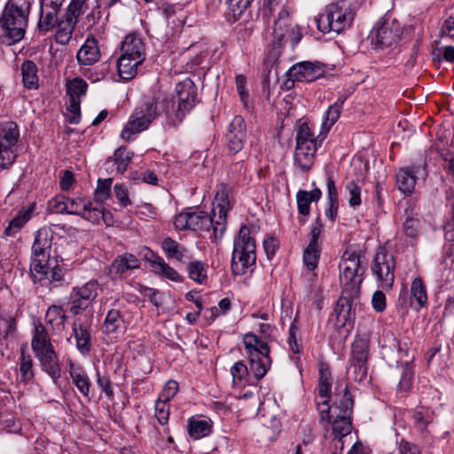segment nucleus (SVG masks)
Segmentation results:
<instances>
[{
	"label": "nucleus",
	"mask_w": 454,
	"mask_h": 454,
	"mask_svg": "<svg viewBox=\"0 0 454 454\" xmlns=\"http://www.w3.org/2000/svg\"><path fill=\"white\" fill-rule=\"evenodd\" d=\"M52 237L47 231L39 230L32 246L30 276L34 283L48 286L63 278L62 269L59 265L49 267Z\"/></svg>",
	"instance_id": "nucleus-1"
},
{
	"label": "nucleus",
	"mask_w": 454,
	"mask_h": 454,
	"mask_svg": "<svg viewBox=\"0 0 454 454\" xmlns=\"http://www.w3.org/2000/svg\"><path fill=\"white\" fill-rule=\"evenodd\" d=\"M353 406L354 400L348 385L342 380H338L334 392V404L331 407L329 421L333 425V433L336 437L342 438L350 434ZM321 422L323 423V421ZM324 422L328 423L327 420H324Z\"/></svg>",
	"instance_id": "nucleus-2"
},
{
	"label": "nucleus",
	"mask_w": 454,
	"mask_h": 454,
	"mask_svg": "<svg viewBox=\"0 0 454 454\" xmlns=\"http://www.w3.org/2000/svg\"><path fill=\"white\" fill-rule=\"evenodd\" d=\"M176 94L171 100L158 101L160 107L165 111L167 117L173 125L182 121L197 102V88L190 79H184L176 86Z\"/></svg>",
	"instance_id": "nucleus-3"
},
{
	"label": "nucleus",
	"mask_w": 454,
	"mask_h": 454,
	"mask_svg": "<svg viewBox=\"0 0 454 454\" xmlns=\"http://www.w3.org/2000/svg\"><path fill=\"white\" fill-rule=\"evenodd\" d=\"M35 0H9L0 18V27L12 43L20 42L25 35L28 16Z\"/></svg>",
	"instance_id": "nucleus-4"
},
{
	"label": "nucleus",
	"mask_w": 454,
	"mask_h": 454,
	"mask_svg": "<svg viewBox=\"0 0 454 454\" xmlns=\"http://www.w3.org/2000/svg\"><path fill=\"white\" fill-rule=\"evenodd\" d=\"M256 262V245L250 230L242 225L233 241L231 268L234 275H245Z\"/></svg>",
	"instance_id": "nucleus-5"
},
{
	"label": "nucleus",
	"mask_w": 454,
	"mask_h": 454,
	"mask_svg": "<svg viewBox=\"0 0 454 454\" xmlns=\"http://www.w3.org/2000/svg\"><path fill=\"white\" fill-rule=\"evenodd\" d=\"M362 255L355 251L346 250L340 262V280L344 294L359 295L365 267L362 265Z\"/></svg>",
	"instance_id": "nucleus-6"
},
{
	"label": "nucleus",
	"mask_w": 454,
	"mask_h": 454,
	"mask_svg": "<svg viewBox=\"0 0 454 454\" xmlns=\"http://www.w3.org/2000/svg\"><path fill=\"white\" fill-rule=\"evenodd\" d=\"M243 345L249 359L250 371L254 378L260 380L270 367V348L267 342L252 333L244 335Z\"/></svg>",
	"instance_id": "nucleus-7"
},
{
	"label": "nucleus",
	"mask_w": 454,
	"mask_h": 454,
	"mask_svg": "<svg viewBox=\"0 0 454 454\" xmlns=\"http://www.w3.org/2000/svg\"><path fill=\"white\" fill-rule=\"evenodd\" d=\"M354 19V13L346 0L333 3L326 8L325 13L317 18V27L322 32H341L349 27Z\"/></svg>",
	"instance_id": "nucleus-8"
},
{
	"label": "nucleus",
	"mask_w": 454,
	"mask_h": 454,
	"mask_svg": "<svg viewBox=\"0 0 454 454\" xmlns=\"http://www.w3.org/2000/svg\"><path fill=\"white\" fill-rule=\"evenodd\" d=\"M158 101L152 99L136 108L121 133L125 141L134 139V136L145 130L152 121L160 114Z\"/></svg>",
	"instance_id": "nucleus-9"
},
{
	"label": "nucleus",
	"mask_w": 454,
	"mask_h": 454,
	"mask_svg": "<svg viewBox=\"0 0 454 454\" xmlns=\"http://www.w3.org/2000/svg\"><path fill=\"white\" fill-rule=\"evenodd\" d=\"M20 131L16 123L9 121L0 124V168H6L15 161Z\"/></svg>",
	"instance_id": "nucleus-10"
},
{
	"label": "nucleus",
	"mask_w": 454,
	"mask_h": 454,
	"mask_svg": "<svg viewBox=\"0 0 454 454\" xmlns=\"http://www.w3.org/2000/svg\"><path fill=\"white\" fill-rule=\"evenodd\" d=\"M369 344L368 338L360 336L356 337L352 343L348 373L352 374L355 381L361 382L367 377Z\"/></svg>",
	"instance_id": "nucleus-11"
},
{
	"label": "nucleus",
	"mask_w": 454,
	"mask_h": 454,
	"mask_svg": "<svg viewBox=\"0 0 454 454\" xmlns=\"http://www.w3.org/2000/svg\"><path fill=\"white\" fill-rule=\"evenodd\" d=\"M395 262L394 256L385 249H380L374 256L372 271L376 277L379 286L389 290L395 281Z\"/></svg>",
	"instance_id": "nucleus-12"
},
{
	"label": "nucleus",
	"mask_w": 454,
	"mask_h": 454,
	"mask_svg": "<svg viewBox=\"0 0 454 454\" xmlns=\"http://www.w3.org/2000/svg\"><path fill=\"white\" fill-rule=\"evenodd\" d=\"M286 86L294 87V82H311L324 76L325 68L319 62L302 61L292 66L286 73Z\"/></svg>",
	"instance_id": "nucleus-13"
},
{
	"label": "nucleus",
	"mask_w": 454,
	"mask_h": 454,
	"mask_svg": "<svg viewBox=\"0 0 454 454\" xmlns=\"http://www.w3.org/2000/svg\"><path fill=\"white\" fill-rule=\"evenodd\" d=\"M230 208L229 191L225 184H221L217 186L212 208V215L215 217V239H222L226 230L227 213Z\"/></svg>",
	"instance_id": "nucleus-14"
},
{
	"label": "nucleus",
	"mask_w": 454,
	"mask_h": 454,
	"mask_svg": "<svg viewBox=\"0 0 454 454\" xmlns=\"http://www.w3.org/2000/svg\"><path fill=\"white\" fill-rule=\"evenodd\" d=\"M402 35V27L395 19L385 17L380 20L372 32V40L379 48L390 47Z\"/></svg>",
	"instance_id": "nucleus-15"
},
{
	"label": "nucleus",
	"mask_w": 454,
	"mask_h": 454,
	"mask_svg": "<svg viewBox=\"0 0 454 454\" xmlns=\"http://www.w3.org/2000/svg\"><path fill=\"white\" fill-rule=\"evenodd\" d=\"M86 0H72L60 22L56 33V41L60 44H65L70 40L79 16L82 14V9Z\"/></svg>",
	"instance_id": "nucleus-16"
},
{
	"label": "nucleus",
	"mask_w": 454,
	"mask_h": 454,
	"mask_svg": "<svg viewBox=\"0 0 454 454\" xmlns=\"http://www.w3.org/2000/svg\"><path fill=\"white\" fill-rule=\"evenodd\" d=\"M332 390V373L328 364H322L319 369L318 394L325 400L318 403L317 409L320 414V421H330L331 406L329 401Z\"/></svg>",
	"instance_id": "nucleus-17"
},
{
	"label": "nucleus",
	"mask_w": 454,
	"mask_h": 454,
	"mask_svg": "<svg viewBox=\"0 0 454 454\" xmlns=\"http://www.w3.org/2000/svg\"><path fill=\"white\" fill-rule=\"evenodd\" d=\"M247 140L245 121L240 115H236L229 125L226 134L227 146L231 153H237L242 150Z\"/></svg>",
	"instance_id": "nucleus-18"
},
{
	"label": "nucleus",
	"mask_w": 454,
	"mask_h": 454,
	"mask_svg": "<svg viewBox=\"0 0 454 454\" xmlns=\"http://www.w3.org/2000/svg\"><path fill=\"white\" fill-rule=\"evenodd\" d=\"M356 298H358V295L344 294V291H342V294L337 301L333 309L338 327H352L355 318V312L352 309V306Z\"/></svg>",
	"instance_id": "nucleus-19"
},
{
	"label": "nucleus",
	"mask_w": 454,
	"mask_h": 454,
	"mask_svg": "<svg viewBox=\"0 0 454 454\" xmlns=\"http://www.w3.org/2000/svg\"><path fill=\"white\" fill-rule=\"evenodd\" d=\"M139 267L140 262L138 259L132 254L125 253L118 255L110 265L105 267L104 273L112 279H115L128 270L138 269Z\"/></svg>",
	"instance_id": "nucleus-20"
},
{
	"label": "nucleus",
	"mask_w": 454,
	"mask_h": 454,
	"mask_svg": "<svg viewBox=\"0 0 454 454\" xmlns=\"http://www.w3.org/2000/svg\"><path fill=\"white\" fill-rule=\"evenodd\" d=\"M72 339L74 340L75 347L82 355L89 354L92 346L90 325L82 324L78 320L74 321L72 325V335L68 341L71 342Z\"/></svg>",
	"instance_id": "nucleus-21"
},
{
	"label": "nucleus",
	"mask_w": 454,
	"mask_h": 454,
	"mask_svg": "<svg viewBox=\"0 0 454 454\" xmlns=\"http://www.w3.org/2000/svg\"><path fill=\"white\" fill-rule=\"evenodd\" d=\"M419 172L420 166L416 165L400 168L395 176L397 189L403 194H411L416 185V176Z\"/></svg>",
	"instance_id": "nucleus-22"
},
{
	"label": "nucleus",
	"mask_w": 454,
	"mask_h": 454,
	"mask_svg": "<svg viewBox=\"0 0 454 454\" xmlns=\"http://www.w3.org/2000/svg\"><path fill=\"white\" fill-rule=\"evenodd\" d=\"M121 53L135 58L137 61L145 59V44L143 39L136 33L127 35L121 43Z\"/></svg>",
	"instance_id": "nucleus-23"
},
{
	"label": "nucleus",
	"mask_w": 454,
	"mask_h": 454,
	"mask_svg": "<svg viewBox=\"0 0 454 454\" xmlns=\"http://www.w3.org/2000/svg\"><path fill=\"white\" fill-rule=\"evenodd\" d=\"M79 64L91 66L100 59V51L98 41L93 37H88L76 54Z\"/></svg>",
	"instance_id": "nucleus-24"
},
{
	"label": "nucleus",
	"mask_w": 454,
	"mask_h": 454,
	"mask_svg": "<svg viewBox=\"0 0 454 454\" xmlns=\"http://www.w3.org/2000/svg\"><path fill=\"white\" fill-rule=\"evenodd\" d=\"M35 354L41 362L43 370L54 380H58L60 377V366L53 347L35 352Z\"/></svg>",
	"instance_id": "nucleus-25"
},
{
	"label": "nucleus",
	"mask_w": 454,
	"mask_h": 454,
	"mask_svg": "<svg viewBox=\"0 0 454 454\" xmlns=\"http://www.w3.org/2000/svg\"><path fill=\"white\" fill-rule=\"evenodd\" d=\"M317 145L295 147L294 162L303 171H309L314 164Z\"/></svg>",
	"instance_id": "nucleus-26"
},
{
	"label": "nucleus",
	"mask_w": 454,
	"mask_h": 454,
	"mask_svg": "<svg viewBox=\"0 0 454 454\" xmlns=\"http://www.w3.org/2000/svg\"><path fill=\"white\" fill-rule=\"evenodd\" d=\"M213 427L211 419L200 417H191L188 419L187 432L194 440H199L210 434Z\"/></svg>",
	"instance_id": "nucleus-27"
},
{
	"label": "nucleus",
	"mask_w": 454,
	"mask_h": 454,
	"mask_svg": "<svg viewBox=\"0 0 454 454\" xmlns=\"http://www.w3.org/2000/svg\"><path fill=\"white\" fill-rule=\"evenodd\" d=\"M189 213L190 230L196 231H213L215 236V217L208 216L207 214L202 210L191 211Z\"/></svg>",
	"instance_id": "nucleus-28"
},
{
	"label": "nucleus",
	"mask_w": 454,
	"mask_h": 454,
	"mask_svg": "<svg viewBox=\"0 0 454 454\" xmlns=\"http://www.w3.org/2000/svg\"><path fill=\"white\" fill-rule=\"evenodd\" d=\"M20 71L24 87L28 90H37L39 76L36 64L32 60L26 59L20 66Z\"/></svg>",
	"instance_id": "nucleus-29"
},
{
	"label": "nucleus",
	"mask_w": 454,
	"mask_h": 454,
	"mask_svg": "<svg viewBox=\"0 0 454 454\" xmlns=\"http://www.w3.org/2000/svg\"><path fill=\"white\" fill-rule=\"evenodd\" d=\"M137 60L135 58L121 54L117 61V69L121 79L128 81L136 76L138 67L144 62Z\"/></svg>",
	"instance_id": "nucleus-30"
},
{
	"label": "nucleus",
	"mask_w": 454,
	"mask_h": 454,
	"mask_svg": "<svg viewBox=\"0 0 454 454\" xmlns=\"http://www.w3.org/2000/svg\"><path fill=\"white\" fill-rule=\"evenodd\" d=\"M124 319L121 311L117 309H111L107 311L104 324L103 331L107 335H115L124 329Z\"/></svg>",
	"instance_id": "nucleus-31"
},
{
	"label": "nucleus",
	"mask_w": 454,
	"mask_h": 454,
	"mask_svg": "<svg viewBox=\"0 0 454 454\" xmlns=\"http://www.w3.org/2000/svg\"><path fill=\"white\" fill-rule=\"evenodd\" d=\"M69 374L72 382L75 385L79 392L88 397L90 392L91 383L85 371L70 362Z\"/></svg>",
	"instance_id": "nucleus-32"
},
{
	"label": "nucleus",
	"mask_w": 454,
	"mask_h": 454,
	"mask_svg": "<svg viewBox=\"0 0 454 454\" xmlns=\"http://www.w3.org/2000/svg\"><path fill=\"white\" fill-rule=\"evenodd\" d=\"M60 10L50 9L46 7L40 8L39 20L37 28L40 33L46 34L48 31L55 27L60 22L59 12Z\"/></svg>",
	"instance_id": "nucleus-33"
},
{
	"label": "nucleus",
	"mask_w": 454,
	"mask_h": 454,
	"mask_svg": "<svg viewBox=\"0 0 454 454\" xmlns=\"http://www.w3.org/2000/svg\"><path fill=\"white\" fill-rule=\"evenodd\" d=\"M35 209V203L29 204L27 207H22L15 217L10 222L9 225L4 230L7 236H12L14 233L20 230L31 218L33 212Z\"/></svg>",
	"instance_id": "nucleus-34"
},
{
	"label": "nucleus",
	"mask_w": 454,
	"mask_h": 454,
	"mask_svg": "<svg viewBox=\"0 0 454 454\" xmlns=\"http://www.w3.org/2000/svg\"><path fill=\"white\" fill-rule=\"evenodd\" d=\"M414 428L420 434L427 433V427L434 420V412L425 407L415 410L412 413Z\"/></svg>",
	"instance_id": "nucleus-35"
},
{
	"label": "nucleus",
	"mask_w": 454,
	"mask_h": 454,
	"mask_svg": "<svg viewBox=\"0 0 454 454\" xmlns=\"http://www.w3.org/2000/svg\"><path fill=\"white\" fill-rule=\"evenodd\" d=\"M31 346L35 352L53 347L51 343L50 336L46 331V328L41 322L35 324Z\"/></svg>",
	"instance_id": "nucleus-36"
},
{
	"label": "nucleus",
	"mask_w": 454,
	"mask_h": 454,
	"mask_svg": "<svg viewBox=\"0 0 454 454\" xmlns=\"http://www.w3.org/2000/svg\"><path fill=\"white\" fill-rule=\"evenodd\" d=\"M161 247L166 253L168 258H174L178 262H184L187 258V250L184 247L171 238H166L162 241Z\"/></svg>",
	"instance_id": "nucleus-37"
},
{
	"label": "nucleus",
	"mask_w": 454,
	"mask_h": 454,
	"mask_svg": "<svg viewBox=\"0 0 454 454\" xmlns=\"http://www.w3.org/2000/svg\"><path fill=\"white\" fill-rule=\"evenodd\" d=\"M16 331L14 317L3 309H0V342L12 337Z\"/></svg>",
	"instance_id": "nucleus-38"
},
{
	"label": "nucleus",
	"mask_w": 454,
	"mask_h": 454,
	"mask_svg": "<svg viewBox=\"0 0 454 454\" xmlns=\"http://www.w3.org/2000/svg\"><path fill=\"white\" fill-rule=\"evenodd\" d=\"M411 301L417 302L416 309L424 308L427 303L426 286L420 278L413 279L411 286Z\"/></svg>",
	"instance_id": "nucleus-39"
},
{
	"label": "nucleus",
	"mask_w": 454,
	"mask_h": 454,
	"mask_svg": "<svg viewBox=\"0 0 454 454\" xmlns=\"http://www.w3.org/2000/svg\"><path fill=\"white\" fill-rule=\"evenodd\" d=\"M106 215L110 216V212L102 207L100 208L93 207L92 203L90 201H88L81 215L83 219L90 221L92 223H99L102 220L106 225H110L108 219H106Z\"/></svg>",
	"instance_id": "nucleus-40"
},
{
	"label": "nucleus",
	"mask_w": 454,
	"mask_h": 454,
	"mask_svg": "<svg viewBox=\"0 0 454 454\" xmlns=\"http://www.w3.org/2000/svg\"><path fill=\"white\" fill-rule=\"evenodd\" d=\"M231 373L232 376V383L236 387H240L247 384H253L250 380L248 369L242 361H239L232 365L231 368Z\"/></svg>",
	"instance_id": "nucleus-41"
},
{
	"label": "nucleus",
	"mask_w": 454,
	"mask_h": 454,
	"mask_svg": "<svg viewBox=\"0 0 454 454\" xmlns=\"http://www.w3.org/2000/svg\"><path fill=\"white\" fill-rule=\"evenodd\" d=\"M189 278L198 284H204L207 279V267L206 263L195 260L187 265Z\"/></svg>",
	"instance_id": "nucleus-42"
},
{
	"label": "nucleus",
	"mask_w": 454,
	"mask_h": 454,
	"mask_svg": "<svg viewBox=\"0 0 454 454\" xmlns=\"http://www.w3.org/2000/svg\"><path fill=\"white\" fill-rule=\"evenodd\" d=\"M344 99L338 98V100L332 106H330L325 113L324 121L322 124V129L328 132L332 126L338 121L340 118V113L343 108Z\"/></svg>",
	"instance_id": "nucleus-43"
},
{
	"label": "nucleus",
	"mask_w": 454,
	"mask_h": 454,
	"mask_svg": "<svg viewBox=\"0 0 454 454\" xmlns=\"http://www.w3.org/2000/svg\"><path fill=\"white\" fill-rule=\"evenodd\" d=\"M98 282L96 280H90L82 286L74 287L73 294H74V297H79L80 300H83L88 302V301H93L96 299L98 296Z\"/></svg>",
	"instance_id": "nucleus-44"
},
{
	"label": "nucleus",
	"mask_w": 454,
	"mask_h": 454,
	"mask_svg": "<svg viewBox=\"0 0 454 454\" xmlns=\"http://www.w3.org/2000/svg\"><path fill=\"white\" fill-rule=\"evenodd\" d=\"M45 321L52 327L62 328L66 321V315L62 307L54 304L50 306L45 314Z\"/></svg>",
	"instance_id": "nucleus-45"
},
{
	"label": "nucleus",
	"mask_w": 454,
	"mask_h": 454,
	"mask_svg": "<svg viewBox=\"0 0 454 454\" xmlns=\"http://www.w3.org/2000/svg\"><path fill=\"white\" fill-rule=\"evenodd\" d=\"M153 270L156 274L171 281L181 282L183 280L180 274L174 268L170 267L162 258L157 259Z\"/></svg>",
	"instance_id": "nucleus-46"
},
{
	"label": "nucleus",
	"mask_w": 454,
	"mask_h": 454,
	"mask_svg": "<svg viewBox=\"0 0 454 454\" xmlns=\"http://www.w3.org/2000/svg\"><path fill=\"white\" fill-rule=\"evenodd\" d=\"M420 221L412 214L406 212V217L403 223V232L412 240H416L419 234Z\"/></svg>",
	"instance_id": "nucleus-47"
},
{
	"label": "nucleus",
	"mask_w": 454,
	"mask_h": 454,
	"mask_svg": "<svg viewBox=\"0 0 454 454\" xmlns=\"http://www.w3.org/2000/svg\"><path fill=\"white\" fill-rule=\"evenodd\" d=\"M132 155L133 153L127 152L125 147H120L114 152V156L108 159V161L114 160L117 172L122 174L126 171Z\"/></svg>",
	"instance_id": "nucleus-48"
},
{
	"label": "nucleus",
	"mask_w": 454,
	"mask_h": 454,
	"mask_svg": "<svg viewBox=\"0 0 454 454\" xmlns=\"http://www.w3.org/2000/svg\"><path fill=\"white\" fill-rule=\"evenodd\" d=\"M320 246L308 245L303 253V262L309 270H314L318 264Z\"/></svg>",
	"instance_id": "nucleus-49"
},
{
	"label": "nucleus",
	"mask_w": 454,
	"mask_h": 454,
	"mask_svg": "<svg viewBox=\"0 0 454 454\" xmlns=\"http://www.w3.org/2000/svg\"><path fill=\"white\" fill-rule=\"evenodd\" d=\"M88 84L81 78H74L67 84V95L71 98L81 99L87 91Z\"/></svg>",
	"instance_id": "nucleus-50"
},
{
	"label": "nucleus",
	"mask_w": 454,
	"mask_h": 454,
	"mask_svg": "<svg viewBox=\"0 0 454 454\" xmlns=\"http://www.w3.org/2000/svg\"><path fill=\"white\" fill-rule=\"evenodd\" d=\"M20 360V371L21 375V380L24 382H28L34 378V372L32 369V358L29 355H26L24 350L22 349Z\"/></svg>",
	"instance_id": "nucleus-51"
},
{
	"label": "nucleus",
	"mask_w": 454,
	"mask_h": 454,
	"mask_svg": "<svg viewBox=\"0 0 454 454\" xmlns=\"http://www.w3.org/2000/svg\"><path fill=\"white\" fill-rule=\"evenodd\" d=\"M112 183V178L98 180V185L94 192V199L96 202L102 203L110 197Z\"/></svg>",
	"instance_id": "nucleus-52"
},
{
	"label": "nucleus",
	"mask_w": 454,
	"mask_h": 454,
	"mask_svg": "<svg viewBox=\"0 0 454 454\" xmlns=\"http://www.w3.org/2000/svg\"><path fill=\"white\" fill-rule=\"evenodd\" d=\"M306 145H317V141L308 124L302 123L296 130V146Z\"/></svg>",
	"instance_id": "nucleus-53"
},
{
	"label": "nucleus",
	"mask_w": 454,
	"mask_h": 454,
	"mask_svg": "<svg viewBox=\"0 0 454 454\" xmlns=\"http://www.w3.org/2000/svg\"><path fill=\"white\" fill-rule=\"evenodd\" d=\"M286 30L279 28L273 29V39L270 44V54L273 58H278L280 55L281 49L284 45V38L286 35Z\"/></svg>",
	"instance_id": "nucleus-54"
},
{
	"label": "nucleus",
	"mask_w": 454,
	"mask_h": 454,
	"mask_svg": "<svg viewBox=\"0 0 454 454\" xmlns=\"http://www.w3.org/2000/svg\"><path fill=\"white\" fill-rule=\"evenodd\" d=\"M81 99L69 98V106L67 107L66 119L69 123L77 124L81 119Z\"/></svg>",
	"instance_id": "nucleus-55"
},
{
	"label": "nucleus",
	"mask_w": 454,
	"mask_h": 454,
	"mask_svg": "<svg viewBox=\"0 0 454 454\" xmlns=\"http://www.w3.org/2000/svg\"><path fill=\"white\" fill-rule=\"evenodd\" d=\"M346 189L348 192L349 199L348 204L352 207H356L361 205V187L356 182L351 181L347 184Z\"/></svg>",
	"instance_id": "nucleus-56"
},
{
	"label": "nucleus",
	"mask_w": 454,
	"mask_h": 454,
	"mask_svg": "<svg viewBox=\"0 0 454 454\" xmlns=\"http://www.w3.org/2000/svg\"><path fill=\"white\" fill-rule=\"evenodd\" d=\"M308 196L307 191L300 190L296 194L298 213L303 216L309 215L310 203L312 202Z\"/></svg>",
	"instance_id": "nucleus-57"
},
{
	"label": "nucleus",
	"mask_w": 454,
	"mask_h": 454,
	"mask_svg": "<svg viewBox=\"0 0 454 454\" xmlns=\"http://www.w3.org/2000/svg\"><path fill=\"white\" fill-rule=\"evenodd\" d=\"M155 418L160 425H166L169 418V404L168 402L157 400L155 402Z\"/></svg>",
	"instance_id": "nucleus-58"
},
{
	"label": "nucleus",
	"mask_w": 454,
	"mask_h": 454,
	"mask_svg": "<svg viewBox=\"0 0 454 454\" xmlns=\"http://www.w3.org/2000/svg\"><path fill=\"white\" fill-rule=\"evenodd\" d=\"M285 4H286V1L282 4H279L281 6V10L279 11V12L278 14V19L274 24V28H279V29L289 31V28H288V27L290 25L289 24V12L287 9L285 8ZM277 5L278 4L274 5L273 10L275 9V6H277Z\"/></svg>",
	"instance_id": "nucleus-59"
},
{
	"label": "nucleus",
	"mask_w": 454,
	"mask_h": 454,
	"mask_svg": "<svg viewBox=\"0 0 454 454\" xmlns=\"http://www.w3.org/2000/svg\"><path fill=\"white\" fill-rule=\"evenodd\" d=\"M88 201L82 198L69 199L67 198V214L69 215H82Z\"/></svg>",
	"instance_id": "nucleus-60"
},
{
	"label": "nucleus",
	"mask_w": 454,
	"mask_h": 454,
	"mask_svg": "<svg viewBox=\"0 0 454 454\" xmlns=\"http://www.w3.org/2000/svg\"><path fill=\"white\" fill-rule=\"evenodd\" d=\"M178 391V383L176 380H168L159 395V400L169 402Z\"/></svg>",
	"instance_id": "nucleus-61"
},
{
	"label": "nucleus",
	"mask_w": 454,
	"mask_h": 454,
	"mask_svg": "<svg viewBox=\"0 0 454 454\" xmlns=\"http://www.w3.org/2000/svg\"><path fill=\"white\" fill-rule=\"evenodd\" d=\"M97 383L101 390L106 394L108 398L113 397L114 390L111 385V380L108 375L101 374L97 371Z\"/></svg>",
	"instance_id": "nucleus-62"
},
{
	"label": "nucleus",
	"mask_w": 454,
	"mask_h": 454,
	"mask_svg": "<svg viewBox=\"0 0 454 454\" xmlns=\"http://www.w3.org/2000/svg\"><path fill=\"white\" fill-rule=\"evenodd\" d=\"M114 192L116 199L122 207H128L131 205V200L129 198L128 188L123 184H115Z\"/></svg>",
	"instance_id": "nucleus-63"
},
{
	"label": "nucleus",
	"mask_w": 454,
	"mask_h": 454,
	"mask_svg": "<svg viewBox=\"0 0 454 454\" xmlns=\"http://www.w3.org/2000/svg\"><path fill=\"white\" fill-rule=\"evenodd\" d=\"M398 452L399 454H421V449L419 445L403 438L398 442Z\"/></svg>",
	"instance_id": "nucleus-64"
}]
</instances>
